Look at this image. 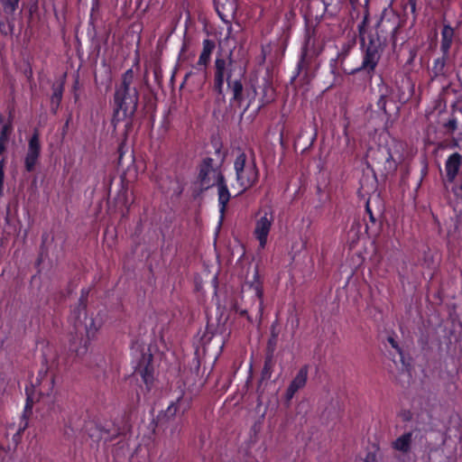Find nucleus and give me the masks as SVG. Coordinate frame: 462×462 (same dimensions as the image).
Segmentation results:
<instances>
[{
	"instance_id": "1",
	"label": "nucleus",
	"mask_w": 462,
	"mask_h": 462,
	"mask_svg": "<svg viewBox=\"0 0 462 462\" xmlns=\"http://www.w3.org/2000/svg\"><path fill=\"white\" fill-rule=\"evenodd\" d=\"M89 289L81 290L78 306H76L69 317V322L74 326V334H70L68 349L59 356L55 347L49 342H41L42 345V368L38 375H56L60 372L62 365H67L70 361L84 356L88 349V342L95 338L97 332L102 327V319L87 315V303Z\"/></svg>"
},
{
	"instance_id": "2",
	"label": "nucleus",
	"mask_w": 462,
	"mask_h": 462,
	"mask_svg": "<svg viewBox=\"0 0 462 462\" xmlns=\"http://www.w3.org/2000/svg\"><path fill=\"white\" fill-rule=\"evenodd\" d=\"M399 30L400 24L396 18L391 21L383 17L377 23L375 33L368 35V43L365 46V39L361 40L365 47L361 65L351 70L344 69V73L354 76L360 86L366 87L371 84L384 47L388 42L395 46Z\"/></svg>"
},
{
	"instance_id": "3",
	"label": "nucleus",
	"mask_w": 462,
	"mask_h": 462,
	"mask_svg": "<svg viewBox=\"0 0 462 462\" xmlns=\"http://www.w3.org/2000/svg\"><path fill=\"white\" fill-rule=\"evenodd\" d=\"M135 73L132 68L126 69L115 86L113 97V116L111 123L116 128L123 121L128 120L126 129L132 126L137 111L140 93L134 84Z\"/></svg>"
},
{
	"instance_id": "4",
	"label": "nucleus",
	"mask_w": 462,
	"mask_h": 462,
	"mask_svg": "<svg viewBox=\"0 0 462 462\" xmlns=\"http://www.w3.org/2000/svg\"><path fill=\"white\" fill-rule=\"evenodd\" d=\"M132 365L134 369L131 375H154L158 366V348L156 345H145L135 340L131 346Z\"/></svg>"
},
{
	"instance_id": "5",
	"label": "nucleus",
	"mask_w": 462,
	"mask_h": 462,
	"mask_svg": "<svg viewBox=\"0 0 462 462\" xmlns=\"http://www.w3.org/2000/svg\"><path fill=\"white\" fill-rule=\"evenodd\" d=\"M234 170L236 180L242 189L240 193L245 192L254 187L258 182L260 177L254 152L250 150L248 154L239 150L234 161Z\"/></svg>"
},
{
	"instance_id": "6",
	"label": "nucleus",
	"mask_w": 462,
	"mask_h": 462,
	"mask_svg": "<svg viewBox=\"0 0 462 462\" xmlns=\"http://www.w3.org/2000/svg\"><path fill=\"white\" fill-rule=\"evenodd\" d=\"M233 51L224 52L222 50L217 51L213 65V85L212 90L219 98L225 99V83L234 79L236 71Z\"/></svg>"
},
{
	"instance_id": "7",
	"label": "nucleus",
	"mask_w": 462,
	"mask_h": 462,
	"mask_svg": "<svg viewBox=\"0 0 462 462\" xmlns=\"http://www.w3.org/2000/svg\"><path fill=\"white\" fill-rule=\"evenodd\" d=\"M194 381L195 377H185L182 383L185 387L188 385L189 388L181 390V394L177 397L176 401L171 402L167 409L158 415L159 422H168L173 419L180 418L189 409L192 398L198 392L197 390L189 389V385Z\"/></svg>"
},
{
	"instance_id": "8",
	"label": "nucleus",
	"mask_w": 462,
	"mask_h": 462,
	"mask_svg": "<svg viewBox=\"0 0 462 462\" xmlns=\"http://www.w3.org/2000/svg\"><path fill=\"white\" fill-rule=\"evenodd\" d=\"M368 168L373 171H378L383 177L395 172L398 167L397 162L393 159L391 150L386 146H378L368 151Z\"/></svg>"
},
{
	"instance_id": "9",
	"label": "nucleus",
	"mask_w": 462,
	"mask_h": 462,
	"mask_svg": "<svg viewBox=\"0 0 462 462\" xmlns=\"http://www.w3.org/2000/svg\"><path fill=\"white\" fill-rule=\"evenodd\" d=\"M54 387V377H31V381L25 385L26 404L24 411L32 410V404L38 402L41 396L51 394Z\"/></svg>"
},
{
	"instance_id": "10",
	"label": "nucleus",
	"mask_w": 462,
	"mask_h": 462,
	"mask_svg": "<svg viewBox=\"0 0 462 462\" xmlns=\"http://www.w3.org/2000/svg\"><path fill=\"white\" fill-rule=\"evenodd\" d=\"M217 172H222L219 166L214 164L211 157L204 158L198 165L197 182L201 191L207 190L215 186L217 180Z\"/></svg>"
},
{
	"instance_id": "11",
	"label": "nucleus",
	"mask_w": 462,
	"mask_h": 462,
	"mask_svg": "<svg viewBox=\"0 0 462 462\" xmlns=\"http://www.w3.org/2000/svg\"><path fill=\"white\" fill-rule=\"evenodd\" d=\"M310 37L308 36L301 47L300 60L295 68L294 74L291 79V82H293L302 71H304L305 76L307 77L310 70L312 62L320 53V51H318L314 46H312V49L310 50Z\"/></svg>"
},
{
	"instance_id": "12",
	"label": "nucleus",
	"mask_w": 462,
	"mask_h": 462,
	"mask_svg": "<svg viewBox=\"0 0 462 462\" xmlns=\"http://www.w3.org/2000/svg\"><path fill=\"white\" fill-rule=\"evenodd\" d=\"M41 151L40 133L38 129H34L29 139L28 149L24 157V168L26 171L32 172L34 171L41 156Z\"/></svg>"
},
{
	"instance_id": "13",
	"label": "nucleus",
	"mask_w": 462,
	"mask_h": 462,
	"mask_svg": "<svg viewBox=\"0 0 462 462\" xmlns=\"http://www.w3.org/2000/svg\"><path fill=\"white\" fill-rule=\"evenodd\" d=\"M273 223V216L272 213L268 214L267 212H265L255 221L254 236L259 242V247L261 249H264L267 245L268 236L271 231Z\"/></svg>"
},
{
	"instance_id": "14",
	"label": "nucleus",
	"mask_w": 462,
	"mask_h": 462,
	"mask_svg": "<svg viewBox=\"0 0 462 462\" xmlns=\"http://www.w3.org/2000/svg\"><path fill=\"white\" fill-rule=\"evenodd\" d=\"M215 185L217 188V200L218 208L221 219L226 210L227 204L231 199V194L227 187L226 178L222 172H217V180H216Z\"/></svg>"
},
{
	"instance_id": "15",
	"label": "nucleus",
	"mask_w": 462,
	"mask_h": 462,
	"mask_svg": "<svg viewBox=\"0 0 462 462\" xmlns=\"http://www.w3.org/2000/svg\"><path fill=\"white\" fill-rule=\"evenodd\" d=\"M215 9L225 23H231L237 11L236 0H215Z\"/></svg>"
},
{
	"instance_id": "16",
	"label": "nucleus",
	"mask_w": 462,
	"mask_h": 462,
	"mask_svg": "<svg viewBox=\"0 0 462 462\" xmlns=\"http://www.w3.org/2000/svg\"><path fill=\"white\" fill-rule=\"evenodd\" d=\"M216 49V42L211 39H204L202 42V51L194 68L197 70H206L210 60L212 53Z\"/></svg>"
},
{
	"instance_id": "17",
	"label": "nucleus",
	"mask_w": 462,
	"mask_h": 462,
	"mask_svg": "<svg viewBox=\"0 0 462 462\" xmlns=\"http://www.w3.org/2000/svg\"><path fill=\"white\" fill-rule=\"evenodd\" d=\"M462 166V155L458 152L451 153L446 162L445 171L446 178L449 183H453Z\"/></svg>"
},
{
	"instance_id": "18",
	"label": "nucleus",
	"mask_w": 462,
	"mask_h": 462,
	"mask_svg": "<svg viewBox=\"0 0 462 462\" xmlns=\"http://www.w3.org/2000/svg\"><path fill=\"white\" fill-rule=\"evenodd\" d=\"M244 77V73H240L236 78L226 81L227 89L232 93V97L230 98L231 104H236L237 106H241L244 101V84L242 79Z\"/></svg>"
},
{
	"instance_id": "19",
	"label": "nucleus",
	"mask_w": 462,
	"mask_h": 462,
	"mask_svg": "<svg viewBox=\"0 0 462 462\" xmlns=\"http://www.w3.org/2000/svg\"><path fill=\"white\" fill-rule=\"evenodd\" d=\"M455 37L454 28L445 23L441 29L440 51L445 56H449V51Z\"/></svg>"
},
{
	"instance_id": "20",
	"label": "nucleus",
	"mask_w": 462,
	"mask_h": 462,
	"mask_svg": "<svg viewBox=\"0 0 462 462\" xmlns=\"http://www.w3.org/2000/svg\"><path fill=\"white\" fill-rule=\"evenodd\" d=\"M13 131V110H10L9 118L6 123L2 125L0 132V155L6 151V145L10 140Z\"/></svg>"
},
{
	"instance_id": "21",
	"label": "nucleus",
	"mask_w": 462,
	"mask_h": 462,
	"mask_svg": "<svg viewBox=\"0 0 462 462\" xmlns=\"http://www.w3.org/2000/svg\"><path fill=\"white\" fill-rule=\"evenodd\" d=\"M52 94L51 97V112L53 115H56L58 113V110L60 108L63 92H64V82L61 81L60 83H55L52 85Z\"/></svg>"
},
{
	"instance_id": "22",
	"label": "nucleus",
	"mask_w": 462,
	"mask_h": 462,
	"mask_svg": "<svg viewBox=\"0 0 462 462\" xmlns=\"http://www.w3.org/2000/svg\"><path fill=\"white\" fill-rule=\"evenodd\" d=\"M412 442V432H406L397 438L392 444L393 449L402 452L408 453L411 449Z\"/></svg>"
},
{
	"instance_id": "23",
	"label": "nucleus",
	"mask_w": 462,
	"mask_h": 462,
	"mask_svg": "<svg viewBox=\"0 0 462 462\" xmlns=\"http://www.w3.org/2000/svg\"><path fill=\"white\" fill-rule=\"evenodd\" d=\"M449 56L442 54L441 57L433 60L431 68V79H435L440 76H446V65Z\"/></svg>"
},
{
	"instance_id": "24",
	"label": "nucleus",
	"mask_w": 462,
	"mask_h": 462,
	"mask_svg": "<svg viewBox=\"0 0 462 462\" xmlns=\"http://www.w3.org/2000/svg\"><path fill=\"white\" fill-rule=\"evenodd\" d=\"M328 69L329 73L333 77V80L331 82L330 87L339 85L342 80V75L340 73V69H346L343 67H340V62L337 61L335 58H331L328 61Z\"/></svg>"
},
{
	"instance_id": "25",
	"label": "nucleus",
	"mask_w": 462,
	"mask_h": 462,
	"mask_svg": "<svg viewBox=\"0 0 462 462\" xmlns=\"http://www.w3.org/2000/svg\"><path fill=\"white\" fill-rule=\"evenodd\" d=\"M387 341L398 355V360L393 359L394 363L400 362L402 367L407 368L410 365V363L406 361L404 352L402 348L399 346L398 342L394 339L393 336H389L387 337Z\"/></svg>"
},
{
	"instance_id": "26",
	"label": "nucleus",
	"mask_w": 462,
	"mask_h": 462,
	"mask_svg": "<svg viewBox=\"0 0 462 462\" xmlns=\"http://www.w3.org/2000/svg\"><path fill=\"white\" fill-rule=\"evenodd\" d=\"M306 384V377H295L294 380L291 383L290 386L287 389L285 397L286 401L290 402L294 396L295 393L302 388Z\"/></svg>"
},
{
	"instance_id": "27",
	"label": "nucleus",
	"mask_w": 462,
	"mask_h": 462,
	"mask_svg": "<svg viewBox=\"0 0 462 462\" xmlns=\"http://www.w3.org/2000/svg\"><path fill=\"white\" fill-rule=\"evenodd\" d=\"M273 349H272L266 352L264 365L263 367L261 375H270L272 374V367L273 366Z\"/></svg>"
},
{
	"instance_id": "28",
	"label": "nucleus",
	"mask_w": 462,
	"mask_h": 462,
	"mask_svg": "<svg viewBox=\"0 0 462 462\" xmlns=\"http://www.w3.org/2000/svg\"><path fill=\"white\" fill-rule=\"evenodd\" d=\"M20 0H0L4 12L13 14L18 9Z\"/></svg>"
},
{
	"instance_id": "29",
	"label": "nucleus",
	"mask_w": 462,
	"mask_h": 462,
	"mask_svg": "<svg viewBox=\"0 0 462 462\" xmlns=\"http://www.w3.org/2000/svg\"><path fill=\"white\" fill-rule=\"evenodd\" d=\"M254 277V282L251 284V287L254 291L255 296L260 300V302L262 304L263 303V284L259 281V275H258L257 272L255 273Z\"/></svg>"
},
{
	"instance_id": "30",
	"label": "nucleus",
	"mask_w": 462,
	"mask_h": 462,
	"mask_svg": "<svg viewBox=\"0 0 462 462\" xmlns=\"http://www.w3.org/2000/svg\"><path fill=\"white\" fill-rule=\"evenodd\" d=\"M350 53V47L346 44H344L342 49L337 51L335 59L340 62V67H343L346 59L348 58Z\"/></svg>"
},
{
	"instance_id": "31",
	"label": "nucleus",
	"mask_w": 462,
	"mask_h": 462,
	"mask_svg": "<svg viewBox=\"0 0 462 462\" xmlns=\"http://www.w3.org/2000/svg\"><path fill=\"white\" fill-rule=\"evenodd\" d=\"M263 91H264L263 97L266 98L265 102L269 103L270 101H272L273 99L274 89L272 87L271 83H269L268 81L265 82Z\"/></svg>"
},
{
	"instance_id": "32",
	"label": "nucleus",
	"mask_w": 462,
	"mask_h": 462,
	"mask_svg": "<svg viewBox=\"0 0 462 462\" xmlns=\"http://www.w3.org/2000/svg\"><path fill=\"white\" fill-rule=\"evenodd\" d=\"M5 166V160L2 159L0 161V196H3V194H4Z\"/></svg>"
},
{
	"instance_id": "33",
	"label": "nucleus",
	"mask_w": 462,
	"mask_h": 462,
	"mask_svg": "<svg viewBox=\"0 0 462 462\" xmlns=\"http://www.w3.org/2000/svg\"><path fill=\"white\" fill-rule=\"evenodd\" d=\"M386 105H387L386 95H381L379 99L376 102V106H377L378 109L383 111L384 114H387Z\"/></svg>"
},
{
	"instance_id": "34",
	"label": "nucleus",
	"mask_w": 462,
	"mask_h": 462,
	"mask_svg": "<svg viewBox=\"0 0 462 462\" xmlns=\"http://www.w3.org/2000/svg\"><path fill=\"white\" fill-rule=\"evenodd\" d=\"M444 126H445L448 130H449V131H451V132H454V131L457 129V118L452 117V118L448 119V122H446V123L444 124Z\"/></svg>"
},
{
	"instance_id": "35",
	"label": "nucleus",
	"mask_w": 462,
	"mask_h": 462,
	"mask_svg": "<svg viewBox=\"0 0 462 462\" xmlns=\"http://www.w3.org/2000/svg\"><path fill=\"white\" fill-rule=\"evenodd\" d=\"M365 212H366V214L369 217V221H370L371 225L374 226L376 224V218H375V217H374V213H373V211H372V209L370 208L369 200L365 204Z\"/></svg>"
},
{
	"instance_id": "36",
	"label": "nucleus",
	"mask_w": 462,
	"mask_h": 462,
	"mask_svg": "<svg viewBox=\"0 0 462 462\" xmlns=\"http://www.w3.org/2000/svg\"><path fill=\"white\" fill-rule=\"evenodd\" d=\"M432 262H433L432 255H430L428 252H424L422 266L427 267V268H431Z\"/></svg>"
},
{
	"instance_id": "37",
	"label": "nucleus",
	"mask_w": 462,
	"mask_h": 462,
	"mask_svg": "<svg viewBox=\"0 0 462 462\" xmlns=\"http://www.w3.org/2000/svg\"><path fill=\"white\" fill-rule=\"evenodd\" d=\"M100 7L99 0H92L90 18L92 19L95 12H98Z\"/></svg>"
},
{
	"instance_id": "38",
	"label": "nucleus",
	"mask_w": 462,
	"mask_h": 462,
	"mask_svg": "<svg viewBox=\"0 0 462 462\" xmlns=\"http://www.w3.org/2000/svg\"><path fill=\"white\" fill-rule=\"evenodd\" d=\"M272 336H273V337L268 340L267 351L272 350V349L274 350L276 335L273 332Z\"/></svg>"
},
{
	"instance_id": "39",
	"label": "nucleus",
	"mask_w": 462,
	"mask_h": 462,
	"mask_svg": "<svg viewBox=\"0 0 462 462\" xmlns=\"http://www.w3.org/2000/svg\"><path fill=\"white\" fill-rule=\"evenodd\" d=\"M417 5H408V6L410 7L411 14H412V17H413V20H414V21L417 19V16H418V8H417Z\"/></svg>"
},
{
	"instance_id": "40",
	"label": "nucleus",
	"mask_w": 462,
	"mask_h": 462,
	"mask_svg": "<svg viewBox=\"0 0 462 462\" xmlns=\"http://www.w3.org/2000/svg\"><path fill=\"white\" fill-rule=\"evenodd\" d=\"M308 374H309V365H305L300 368L297 375H308Z\"/></svg>"
},
{
	"instance_id": "41",
	"label": "nucleus",
	"mask_w": 462,
	"mask_h": 462,
	"mask_svg": "<svg viewBox=\"0 0 462 462\" xmlns=\"http://www.w3.org/2000/svg\"><path fill=\"white\" fill-rule=\"evenodd\" d=\"M79 88V76H77L76 79H75L73 87H72L73 92L78 91Z\"/></svg>"
},
{
	"instance_id": "42",
	"label": "nucleus",
	"mask_w": 462,
	"mask_h": 462,
	"mask_svg": "<svg viewBox=\"0 0 462 462\" xmlns=\"http://www.w3.org/2000/svg\"><path fill=\"white\" fill-rule=\"evenodd\" d=\"M374 460V456L368 454L365 459H359V462H373Z\"/></svg>"
},
{
	"instance_id": "43",
	"label": "nucleus",
	"mask_w": 462,
	"mask_h": 462,
	"mask_svg": "<svg viewBox=\"0 0 462 462\" xmlns=\"http://www.w3.org/2000/svg\"><path fill=\"white\" fill-rule=\"evenodd\" d=\"M70 120H71V115H69L66 120V123L63 126V132H65L68 129Z\"/></svg>"
},
{
	"instance_id": "44",
	"label": "nucleus",
	"mask_w": 462,
	"mask_h": 462,
	"mask_svg": "<svg viewBox=\"0 0 462 462\" xmlns=\"http://www.w3.org/2000/svg\"><path fill=\"white\" fill-rule=\"evenodd\" d=\"M143 378L144 379L145 384H148V383H152L154 377L150 376V377H143Z\"/></svg>"
},
{
	"instance_id": "45",
	"label": "nucleus",
	"mask_w": 462,
	"mask_h": 462,
	"mask_svg": "<svg viewBox=\"0 0 462 462\" xmlns=\"http://www.w3.org/2000/svg\"><path fill=\"white\" fill-rule=\"evenodd\" d=\"M419 0H407L406 5H418Z\"/></svg>"
},
{
	"instance_id": "46",
	"label": "nucleus",
	"mask_w": 462,
	"mask_h": 462,
	"mask_svg": "<svg viewBox=\"0 0 462 462\" xmlns=\"http://www.w3.org/2000/svg\"><path fill=\"white\" fill-rule=\"evenodd\" d=\"M123 146H124V143H120L119 147H118V152H119V159L122 158V155H123V152H122V149H123Z\"/></svg>"
},
{
	"instance_id": "47",
	"label": "nucleus",
	"mask_w": 462,
	"mask_h": 462,
	"mask_svg": "<svg viewBox=\"0 0 462 462\" xmlns=\"http://www.w3.org/2000/svg\"><path fill=\"white\" fill-rule=\"evenodd\" d=\"M5 123H6V122H5V117H4V116H3V115L0 113V125H3Z\"/></svg>"
},
{
	"instance_id": "48",
	"label": "nucleus",
	"mask_w": 462,
	"mask_h": 462,
	"mask_svg": "<svg viewBox=\"0 0 462 462\" xmlns=\"http://www.w3.org/2000/svg\"><path fill=\"white\" fill-rule=\"evenodd\" d=\"M73 93H74V99H75V102H77V101H78V99H79V94H78V91L73 92Z\"/></svg>"
},
{
	"instance_id": "49",
	"label": "nucleus",
	"mask_w": 462,
	"mask_h": 462,
	"mask_svg": "<svg viewBox=\"0 0 462 462\" xmlns=\"http://www.w3.org/2000/svg\"><path fill=\"white\" fill-rule=\"evenodd\" d=\"M240 315H241V316H245V315H247V310H242V311L240 312Z\"/></svg>"
},
{
	"instance_id": "50",
	"label": "nucleus",
	"mask_w": 462,
	"mask_h": 462,
	"mask_svg": "<svg viewBox=\"0 0 462 462\" xmlns=\"http://www.w3.org/2000/svg\"><path fill=\"white\" fill-rule=\"evenodd\" d=\"M371 228V226L369 224H366V227H365V230L366 232H368V230Z\"/></svg>"
},
{
	"instance_id": "51",
	"label": "nucleus",
	"mask_w": 462,
	"mask_h": 462,
	"mask_svg": "<svg viewBox=\"0 0 462 462\" xmlns=\"http://www.w3.org/2000/svg\"><path fill=\"white\" fill-rule=\"evenodd\" d=\"M26 427H27V422L24 423V425L23 426V428L21 430H23Z\"/></svg>"
},
{
	"instance_id": "52",
	"label": "nucleus",
	"mask_w": 462,
	"mask_h": 462,
	"mask_svg": "<svg viewBox=\"0 0 462 462\" xmlns=\"http://www.w3.org/2000/svg\"><path fill=\"white\" fill-rule=\"evenodd\" d=\"M265 415V411L262 413L261 417L263 418Z\"/></svg>"
},
{
	"instance_id": "53",
	"label": "nucleus",
	"mask_w": 462,
	"mask_h": 462,
	"mask_svg": "<svg viewBox=\"0 0 462 462\" xmlns=\"http://www.w3.org/2000/svg\"><path fill=\"white\" fill-rule=\"evenodd\" d=\"M351 2H353V0H350Z\"/></svg>"
}]
</instances>
